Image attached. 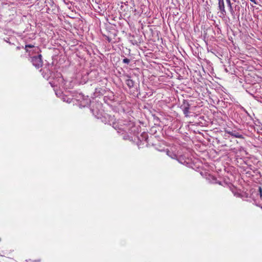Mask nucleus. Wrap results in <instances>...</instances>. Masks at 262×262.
Returning a JSON list of instances; mask_svg holds the SVG:
<instances>
[{
	"label": "nucleus",
	"instance_id": "obj_1",
	"mask_svg": "<svg viewBox=\"0 0 262 262\" xmlns=\"http://www.w3.org/2000/svg\"><path fill=\"white\" fill-rule=\"evenodd\" d=\"M41 57L42 56L41 54H39L37 56H33L31 57V62L36 69H39L42 66L43 62Z\"/></svg>",
	"mask_w": 262,
	"mask_h": 262
},
{
	"label": "nucleus",
	"instance_id": "obj_2",
	"mask_svg": "<svg viewBox=\"0 0 262 262\" xmlns=\"http://www.w3.org/2000/svg\"><path fill=\"white\" fill-rule=\"evenodd\" d=\"M219 8L221 13L223 15H225L226 11L225 10L224 0H218Z\"/></svg>",
	"mask_w": 262,
	"mask_h": 262
},
{
	"label": "nucleus",
	"instance_id": "obj_3",
	"mask_svg": "<svg viewBox=\"0 0 262 262\" xmlns=\"http://www.w3.org/2000/svg\"><path fill=\"white\" fill-rule=\"evenodd\" d=\"M125 77H126L125 80V83L126 85L129 88H133L134 85V81L130 79V77L129 76L126 75Z\"/></svg>",
	"mask_w": 262,
	"mask_h": 262
},
{
	"label": "nucleus",
	"instance_id": "obj_4",
	"mask_svg": "<svg viewBox=\"0 0 262 262\" xmlns=\"http://www.w3.org/2000/svg\"><path fill=\"white\" fill-rule=\"evenodd\" d=\"M189 104H187L186 105L184 104L183 106V111L184 114L186 116H188V114L189 113Z\"/></svg>",
	"mask_w": 262,
	"mask_h": 262
},
{
	"label": "nucleus",
	"instance_id": "obj_5",
	"mask_svg": "<svg viewBox=\"0 0 262 262\" xmlns=\"http://www.w3.org/2000/svg\"><path fill=\"white\" fill-rule=\"evenodd\" d=\"M231 136H233V137L237 138H239V139H244V137L242 135L240 134L239 133H237L235 131H233V132Z\"/></svg>",
	"mask_w": 262,
	"mask_h": 262
},
{
	"label": "nucleus",
	"instance_id": "obj_6",
	"mask_svg": "<svg viewBox=\"0 0 262 262\" xmlns=\"http://www.w3.org/2000/svg\"><path fill=\"white\" fill-rule=\"evenodd\" d=\"M166 154L167 155L170 157V158H171L172 159H176L177 158V156L176 154H173V153H171L169 150H167L166 151Z\"/></svg>",
	"mask_w": 262,
	"mask_h": 262
},
{
	"label": "nucleus",
	"instance_id": "obj_7",
	"mask_svg": "<svg viewBox=\"0 0 262 262\" xmlns=\"http://www.w3.org/2000/svg\"><path fill=\"white\" fill-rule=\"evenodd\" d=\"M228 6L229 7L230 11H233V8L230 0H226Z\"/></svg>",
	"mask_w": 262,
	"mask_h": 262
},
{
	"label": "nucleus",
	"instance_id": "obj_8",
	"mask_svg": "<svg viewBox=\"0 0 262 262\" xmlns=\"http://www.w3.org/2000/svg\"><path fill=\"white\" fill-rule=\"evenodd\" d=\"M34 45H31V44H30V45H26L25 46V50H26V51L27 52H29V50H28V49H27L28 48H34Z\"/></svg>",
	"mask_w": 262,
	"mask_h": 262
},
{
	"label": "nucleus",
	"instance_id": "obj_9",
	"mask_svg": "<svg viewBox=\"0 0 262 262\" xmlns=\"http://www.w3.org/2000/svg\"><path fill=\"white\" fill-rule=\"evenodd\" d=\"M130 62V60L128 58H124L123 59V62L124 63L128 64Z\"/></svg>",
	"mask_w": 262,
	"mask_h": 262
},
{
	"label": "nucleus",
	"instance_id": "obj_10",
	"mask_svg": "<svg viewBox=\"0 0 262 262\" xmlns=\"http://www.w3.org/2000/svg\"><path fill=\"white\" fill-rule=\"evenodd\" d=\"M233 132V131H230L228 130H225V133L229 134L230 135L232 136V134Z\"/></svg>",
	"mask_w": 262,
	"mask_h": 262
},
{
	"label": "nucleus",
	"instance_id": "obj_11",
	"mask_svg": "<svg viewBox=\"0 0 262 262\" xmlns=\"http://www.w3.org/2000/svg\"><path fill=\"white\" fill-rule=\"evenodd\" d=\"M251 2H253V3H254L255 4H256V2L255 1V0H250Z\"/></svg>",
	"mask_w": 262,
	"mask_h": 262
}]
</instances>
